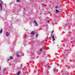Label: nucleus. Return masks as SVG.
<instances>
[{"instance_id":"7","label":"nucleus","mask_w":75,"mask_h":75,"mask_svg":"<svg viewBox=\"0 0 75 75\" xmlns=\"http://www.w3.org/2000/svg\"><path fill=\"white\" fill-rule=\"evenodd\" d=\"M20 71H18V73H17V75H20Z\"/></svg>"},{"instance_id":"15","label":"nucleus","mask_w":75,"mask_h":75,"mask_svg":"<svg viewBox=\"0 0 75 75\" xmlns=\"http://www.w3.org/2000/svg\"><path fill=\"white\" fill-rule=\"evenodd\" d=\"M23 10L24 11H26V9L24 8H23Z\"/></svg>"},{"instance_id":"10","label":"nucleus","mask_w":75,"mask_h":75,"mask_svg":"<svg viewBox=\"0 0 75 75\" xmlns=\"http://www.w3.org/2000/svg\"><path fill=\"white\" fill-rule=\"evenodd\" d=\"M3 32V31L2 29H1V30H0V33H2Z\"/></svg>"},{"instance_id":"18","label":"nucleus","mask_w":75,"mask_h":75,"mask_svg":"<svg viewBox=\"0 0 75 75\" xmlns=\"http://www.w3.org/2000/svg\"><path fill=\"white\" fill-rule=\"evenodd\" d=\"M38 34H37L36 35V38H37L38 37Z\"/></svg>"},{"instance_id":"16","label":"nucleus","mask_w":75,"mask_h":75,"mask_svg":"<svg viewBox=\"0 0 75 75\" xmlns=\"http://www.w3.org/2000/svg\"><path fill=\"white\" fill-rule=\"evenodd\" d=\"M50 68V67L49 66H47V68Z\"/></svg>"},{"instance_id":"3","label":"nucleus","mask_w":75,"mask_h":75,"mask_svg":"<svg viewBox=\"0 0 75 75\" xmlns=\"http://www.w3.org/2000/svg\"><path fill=\"white\" fill-rule=\"evenodd\" d=\"M20 54L21 55V53H20L19 54H18V53L16 54V56L18 57H20Z\"/></svg>"},{"instance_id":"19","label":"nucleus","mask_w":75,"mask_h":75,"mask_svg":"<svg viewBox=\"0 0 75 75\" xmlns=\"http://www.w3.org/2000/svg\"><path fill=\"white\" fill-rule=\"evenodd\" d=\"M9 60H10L9 59H8L7 60V61H9Z\"/></svg>"},{"instance_id":"2","label":"nucleus","mask_w":75,"mask_h":75,"mask_svg":"<svg viewBox=\"0 0 75 75\" xmlns=\"http://www.w3.org/2000/svg\"><path fill=\"white\" fill-rule=\"evenodd\" d=\"M3 4V2L1 1V3H0V6L1 7V10H2L3 8H2V4Z\"/></svg>"},{"instance_id":"22","label":"nucleus","mask_w":75,"mask_h":75,"mask_svg":"<svg viewBox=\"0 0 75 75\" xmlns=\"http://www.w3.org/2000/svg\"><path fill=\"white\" fill-rule=\"evenodd\" d=\"M21 66H23V65L22 64H21Z\"/></svg>"},{"instance_id":"25","label":"nucleus","mask_w":75,"mask_h":75,"mask_svg":"<svg viewBox=\"0 0 75 75\" xmlns=\"http://www.w3.org/2000/svg\"><path fill=\"white\" fill-rule=\"evenodd\" d=\"M38 67H40V66H38Z\"/></svg>"},{"instance_id":"4","label":"nucleus","mask_w":75,"mask_h":75,"mask_svg":"<svg viewBox=\"0 0 75 75\" xmlns=\"http://www.w3.org/2000/svg\"><path fill=\"white\" fill-rule=\"evenodd\" d=\"M6 35L7 37H8V36L9 35V33H8V32H6Z\"/></svg>"},{"instance_id":"11","label":"nucleus","mask_w":75,"mask_h":75,"mask_svg":"<svg viewBox=\"0 0 75 75\" xmlns=\"http://www.w3.org/2000/svg\"><path fill=\"white\" fill-rule=\"evenodd\" d=\"M20 0H17L16 2H20Z\"/></svg>"},{"instance_id":"24","label":"nucleus","mask_w":75,"mask_h":75,"mask_svg":"<svg viewBox=\"0 0 75 75\" xmlns=\"http://www.w3.org/2000/svg\"><path fill=\"white\" fill-rule=\"evenodd\" d=\"M40 14H42V13H40Z\"/></svg>"},{"instance_id":"14","label":"nucleus","mask_w":75,"mask_h":75,"mask_svg":"<svg viewBox=\"0 0 75 75\" xmlns=\"http://www.w3.org/2000/svg\"><path fill=\"white\" fill-rule=\"evenodd\" d=\"M58 8V6H56L55 7V8Z\"/></svg>"},{"instance_id":"1","label":"nucleus","mask_w":75,"mask_h":75,"mask_svg":"<svg viewBox=\"0 0 75 75\" xmlns=\"http://www.w3.org/2000/svg\"><path fill=\"white\" fill-rule=\"evenodd\" d=\"M54 32V30H53L52 32V34H51V38H53V41H55V38H54V35H53L52 36V33Z\"/></svg>"},{"instance_id":"13","label":"nucleus","mask_w":75,"mask_h":75,"mask_svg":"<svg viewBox=\"0 0 75 75\" xmlns=\"http://www.w3.org/2000/svg\"><path fill=\"white\" fill-rule=\"evenodd\" d=\"M6 71V69H4V72H5V71Z\"/></svg>"},{"instance_id":"12","label":"nucleus","mask_w":75,"mask_h":75,"mask_svg":"<svg viewBox=\"0 0 75 75\" xmlns=\"http://www.w3.org/2000/svg\"><path fill=\"white\" fill-rule=\"evenodd\" d=\"M10 59H13V57L11 56L10 57Z\"/></svg>"},{"instance_id":"20","label":"nucleus","mask_w":75,"mask_h":75,"mask_svg":"<svg viewBox=\"0 0 75 75\" xmlns=\"http://www.w3.org/2000/svg\"><path fill=\"white\" fill-rule=\"evenodd\" d=\"M47 22H50V21L49 20H47Z\"/></svg>"},{"instance_id":"8","label":"nucleus","mask_w":75,"mask_h":75,"mask_svg":"<svg viewBox=\"0 0 75 75\" xmlns=\"http://www.w3.org/2000/svg\"><path fill=\"white\" fill-rule=\"evenodd\" d=\"M56 13H59V11H58V10L57 9L56 10Z\"/></svg>"},{"instance_id":"23","label":"nucleus","mask_w":75,"mask_h":75,"mask_svg":"<svg viewBox=\"0 0 75 75\" xmlns=\"http://www.w3.org/2000/svg\"><path fill=\"white\" fill-rule=\"evenodd\" d=\"M0 70H1V68H0Z\"/></svg>"},{"instance_id":"5","label":"nucleus","mask_w":75,"mask_h":75,"mask_svg":"<svg viewBox=\"0 0 75 75\" xmlns=\"http://www.w3.org/2000/svg\"><path fill=\"white\" fill-rule=\"evenodd\" d=\"M30 34L32 35H34L35 34V33L33 31H32L30 33Z\"/></svg>"},{"instance_id":"17","label":"nucleus","mask_w":75,"mask_h":75,"mask_svg":"<svg viewBox=\"0 0 75 75\" xmlns=\"http://www.w3.org/2000/svg\"><path fill=\"white\" fill-rule=\"evenodd\" d=\"M42 49H40V51H42Z\"/></svg>"},{"instance_id":"21","label":"nucleus","mask_w":75,"mask_h":75,"mask_svg":"<svg viewBox=\"0 0 75 75\" xmlns=\"http://www.w3.org/2000/svg\"><path fill=\"white\" fill-rule=\"evenodd\" d=\"M49 13V14H50V13H51V12H50V11H48Z\"/></svg>"},{"instance_id":"9","label":"nucleus","mask_w":75,"mask_h":75,"mask_svg":"<svg viewBox=\"0 0 75 75\" xmlns=\"http://www.w3.org/2000/svg\"><path fill=\"white\" fill-rule=\"evenodd\" d=\"M53 71L54 72H55V71H56V69L55 68H54L53 69Z\"/></svg>"},{"instance_id":"6","label":"nucleus","mask_w":75,"mask_h":75,"mask_svg":"<svg viewBox=\"0 0 75 75\" xmlns=\"http://www.w3.org/2000/svg\"><path fill=\"white\" fill-rule=\"evenodd\" d=\"M35 23V25L36 26L38 25V23H37V22H36V21H34Z\"/></svg>"}]
</instances>
